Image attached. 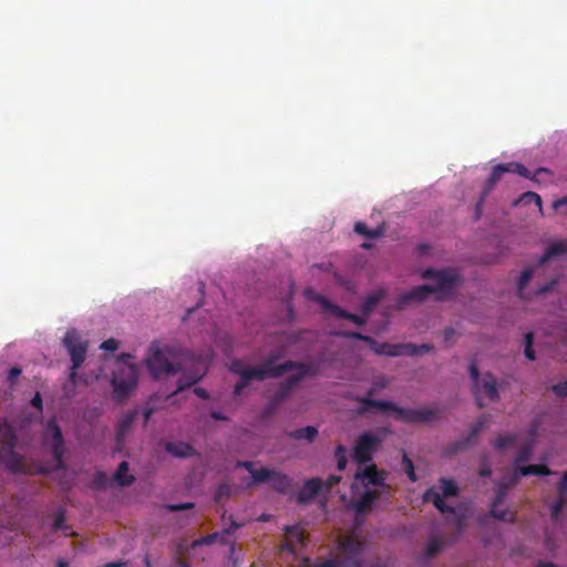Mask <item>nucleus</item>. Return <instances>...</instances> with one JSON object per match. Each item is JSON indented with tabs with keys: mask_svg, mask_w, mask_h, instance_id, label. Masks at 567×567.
Segmentation results:
<instances>
[{
	"mask_svg": "<svg viewBox=\"0 0 567 567\" xmlns=\"http://www.w3.org/2000/svg\"><path fill=\"white\" fill-rule=\"evenodd\" d=\"M405 354L410 357L420 355L423 353H429L434 351V347L429 343H423L421 346H416L413 343H405Z\"/></svg>",
	"mask_w": 567,
	"mask_h": 567,
	"instance_id": "c9c22d12",
	"label": "nucleus"
},
{
	"mask_svg": "<svg viewBox=\"0 0 567 567\" xmlns=\"http://www.w3.org/2000/svg\"><path fill=\"white\" fill-rule=\"evenodd\" d=\"M323 488V481L319 477H312L305 482L301 491L298 494L300 503H307L313 499Z\"/></svg>",
	"mask_w": 567,
	"mask_h": 567,
	"instance_id": "aec40b11",
	"label": "nucleus"
},
{
	"mask_svg": "<svg viewBox=\"0 0 567 567\" xmlns=\"http://www.w3.org/2000/svg\"><path fill=\"white\" fill-rule=\"evenodd\" d=\"M382 296H383L382 291H379V292L368 296L361 306V312L363 315H365V317H369L371 315V312L373 311V309L375 308V306L382 299Z\"/></svg>",
	"mask_w": 567,
	"mask_h": 567,
	"instance_id": "72a5a7b5",
	"label": "nucleus"
},
{
	"mask_svg": "<svg viewBox=\"0 0 567 567\" xmlns=\"http://www.w3.org/2000/svg\"><path fill=\"white\" fill-rule=\"evenodd\" d=\"M553 472L548 468V466L543 464H530L526 466H518L513 477L511 478V484H516L519 480V476H527V475H539V476H547L551 475Z\"/></svg>",
	"mask_w": 567,
	"mask_h": 567,
	"instance_id": "4be33fe9",
	"label": "nucleus"
},
{
	"mask_svg": "<svg viewBox=\"0 0 567 567\" xmlns=\"http://www.w3.org/2000/svg\"><path fill=\"white\" fill-rule=\"evenodd\" d=\"M478 474L483 477H489L492 475V471L488 465H483L480 468Z\"/></svg>",
	"mask_w": 567,
	"mask_h": 567,
	"instance_id": "0e129e2a",
	"label": "nucleus"
},
{
	"mask_svg": "<svg viewBox=\"0 0 567 567\" xmlns=\"http://www.w3.org/2000/svg\"><path fill=\"white\" fill-rule=\"evenodd\" d=\"M553 208L559 214L567 215V196H564L553 203Z\"/></svg>",
	"mask_w": 567,
	"mask_h": 567,
	"instance_id": "8fccbe9b",
	"label": "nucleus"
},
{
	"mask_svg": "<svg viewBox=\"0 0 567 567\" xmlns=\"http://www.w3.org/2000/svg\"><path fill=\"white\" fill-rule=\"evenodd\" d=\"M0 449H16L18 436L14 427L7 421H0Z\"/></svg>",
	"mask_w": 567,
	"mask_h": 567,
	"instance_id": "a878e982",
	"label": "nucleus"
},
{
	"mask_svg": "<svg viewBox=\"0 0 567 567\" xmlns=\"http://www.w3.org/2000/svg\"><path fill=\"white\" fill-rule=\"evenodd\" d=\"M31 405L39 411H42V396L39 392H37L31 399Z\"/></svg>",
	"mask_w": 567,
	"mask_h": 567,
	"instance_id": "052dcab7",
	"label": "nucleus"
},
{
	"mask_svg": "<svg viewBox=\"0 0 567 567\" xmlns=\"http://www.w3.org/2000/svg\"><path fill=\"white\" fill-rule=\"evenodd\" d=\"M506 495H507V486H505V485L499 486L496 491L495 498L492 503L491 511H489L491 516H493L494 518H496L498 520H504V522L514 520V516H515L513 513H509L506 509L498 508L499 504L503 503Z\"/></svg>",
	"mask_w": 567,
	"mask_h": 567,
	"instance_id": "a211bd4d",
	"label": "nucleus"
},
{
	"mask_svg": "<svg viewBox=\"0 0 567 567\" xmlns=\"http://www.w3.org/2000/svg\"><path fill=\"white\" fill-rule=\"evenodd\" d=\"M361 551L362 543L355 535L350 534L339 540L334 558L323 559L315 564H310V560L306 558L303 567H360L359 557Z\"/></svg>",
	"mask_w": 567,
	"mask_h": 567,
	"instance_id": "39448f33",
	"label": "nucleus"
},
{
	"mask_svg": "<svg viewBox=\"0 0 567 567\" xmlns=\"http://www.w3.org/2000/svg\"><path fill=\"white\" fill-rule=\"evenodd\" d=\"M272 474V470L267 467H261L259 470H255L251 474L254 483H264L270 480Z\"/></svg>",
	"mask_w": 567,
	"mask_h": 567,
	"instance_id": "58836bf2",
	"label": "nucleus"
},
{
	"mask_svg": "<svg viewBox=\"0 0 567 567\" xmlns=\"http://www.w3.org/2000/svg\"><path fill=\"white\" fill-rule=\"evenodd\" d=\"M441 548H442L441 542L436 538H433L429 542V544L426 546L425 555L427 557H433L441 550Z\"/></svg>",
	"mask_w": 567,
	"mask_h": 567,
	"instance_id": "de8ad7c7",
	"label": "nucleus"
},
{
	"mask_svg": "<svg viewBox=\"0 0 567 567\" xmlns=\"http://www.w3.org/2000/svg\"><path fill=\"white\" fill-rule=\"evenodd\" d=\"M355 481L361 482V484L364 487H368L369 485L385 486V473L380 472L375 464H369L363 468H360L354 474Z\"/></svg>",
	"mask_w": 567,
	"mask_h": 567,
	"instance_id": "2eb2a0df",
	"label": "nucleus"
},
{
	"mask_svg": "<svg viewBox=\"0 0 567 567\" xmlns=\"http://www.w3.org/2000/svg\"><path fill=\"white\" fill-rule=\"evenodd\" d=\"M269 482H271L272 488L279 493H286L291 486V480L288 475L274 470Z\"/></svg>",
	"mask_w": 567,
	"mask_h": 567,
	"instance_id": "7c9ffc66",
	"label": "nucleus"
},
{
	"mask_svg": "<svg viewBox=\"0 0 567 567\" xmlns=\"http://www.w3.org/2000/svg\"><path fill=\"white\" fill-rule=\"evenodd\" d=\"M381 492L378 489H365L362 495L354 501L353 508L358 514L367 513L371 509L372 504L379 499Z\"/></svg>",
	"mask_w": 567,
	"mask_h": 567,
	"instance_id": "5701e85b",
	"label": "nucleus"
},
{
	"mask_svg": "<svg viewBox=\"0 0 567 567\" xmlns=\"http://www.w3.org/2000/svg\"><path fill=\"white\" fill-rule=\"evenodd\" d=\"M241 526H243L241 524L231 519L230 526L228 528H225L223 530V533H213L207 536H204V537L195 540L193 546L210 545V544L215 543L217 539H220L221 543L226 544V543H228V540L226 539V536H228L229 534H231L234 530L238 529Z\"/></svg>",
	"mask_w": 567,
	"mask_h": 567,
	"instance_id": "393cba45",
	"label": "nucleus"
},
{
	"mask_svg": "<svg viewBox=\"0 0 567 567\" xmlns=\"http://www.w3.org/2000/svg\"><path fill=\"white\" fill-rule=\"evenodd\" d=\"M113 478L122 487L130 486L135 481V477L128 474V463L126 461L120 463Z\"/></svg>",
	"mask_w": 567,
	"mask_h": 567,
	"instance_id": "c756f323",
	"label": "nucleus"
},
{
	"mask_svg": "<svg viewBox=\"0 0 567 567\" xmlns=\"http://www.w3.org/2000/svg\"><path fill=\"white\" fill-rule=\"evenodd\" d=\"M381 444V440L371 432L360 434L353 447V460L358 464H368L372 461L373 453Z\"/></svg>",
	"mask_w": 567,
	"mask_h": 567,
	"instance_id": "ddd939ff",
	"label": "nucleus"
},
{
	"mask_svg": "<svg viewBox=\"0 0 567 567\" xmlns=\"http://www.w3.org/2000/svg\"><path fill=\"white\" fill-rule=\"evenodd\" d=\"M354 231L368 239H375L383 236L384 229L383 227L370 229L364 223L357 221L354 225Z\"/></svg>",
	"mask_w": 567,
	"mask_h": 567,
	"instance_id": "2f4dec72",
	"label": "nucleus"
},
{
	"mask_svg": "<svg viewBox=\"0 0 567 567\" xmlns=\"http://www.w3.org/2000/svg\"><path fill=\"white\" fill-rule=\"evenodd\" d=\"M566 499L556 498L555 502L550 506V515L554 520H557L560 517V514L565 507Z\"/></svg>",
	"mask_w": 567,
	"mask_h": 567,
	"instance_id": "a18cd8bd",
	"label": "nucleus"
},
{
	"mask_svg": "<svg viewBox=\"0 0 567 567\" xmlns=\"http://www.w3.org/2000/svg\"><path fill=\"white\" fill-rule=\"evenodd\" d=\"M557 279H551L550 281H548L547 284H545L544 286H540L537 288L536 290V295L537 296H542V295H545L547 292H551L555 288V286L557 285Z\"/></svg>",
	"mask_w": 567,
	"mask_h": 567,
	"instance_id": "3c124183",
	"label": "nucleus"
},
{
	"mask_svg": "<svg viewBox=\"0 0 567 567\" xmlns=\"http://www.w3.org/2000/svg\"><path fill=\"white\" fill-rule=\"evenodd\" d=\"M422 277L427 280H433L435 285H421L401 293L398 297L399 308H403L413 301L422 302L430 295H435L437 301L451 299L456 295V287L462 282L461 275L453 268L440 270L427 268L422 272Z\"/></svg>",
	"mask_w": 567,
	"mask_h": 567,
	"instance_id": "f257e3e1",
	"label": "nucleus"
},
{
	"mask_svg": "<svg viewBox=\"0 0 567 567\" xmlns=\"http://www.w3.org/2000/svg\"><path fill=\"white\" fill-rule=\"evenodd\" d=\"M117 347H118V342L112 338L103 341L101 344V349H103L105 351H114L117 349Z\"/></svg>",
	"mask_w": 567,
	"mask_h": 567,
	"instance_id": "4d7b16f0",
	"label": "nucleus"
},
{
	"mask_svg": "<svg viewBox=\"0 0 567 567\" xmlns=\"http://www.w3.org/2000/svg\"><path fill=\"white\" fill-rule=\"evenodd\" d=\"M278 405L279 404H274V401L271 400L270 403L262 411V417L264 419L270 417L275 413Z\"/></svg>",
	"mask_w": 567,
	"mask_h": 567,
	"instance_id": "13d9d810",
	"label": "nucleus"
},
{
	"mask_svg": "<svg viewBox=\"0 0 567 567\" xmlns=\"http://www.w3.org/2000/svg\"><path fill=\"white\" fill-rule=\"evenodd\" d=\"M567 254V240H558L550 244L545 254L539 259V265H544L549 259Z\"/></svg>",
	"mask_w": 567,
	"mask_h": 567,
	"instance_id": "c85d7f7f",
	"label": "nucleus"
},
{
	"mask_svg": "<svg viewBox=\"0 0 567 567\" xmlns=\"http://www.w3.org/2000/svg\"><path fill=\"white\" fill-rule=\"evenodd\" d=\"M334 455L337 458V468L342 472L347 466L346 447L342 444L337 445Z\"/></svg>",
	"mask_w": 567,
	"mask_h": 567,
	"instance_id": "ea45409f",
	"label": "nucleus"
},
{
	"mask_svg": "<svg viewBox=\"0 0 567 567\" xmlns=\"http://www.w3.org/2000/svg\"><path fill=\"white\" fill-rule=\"evenodd\" d=\"M22 370L19 367H12L8 372V382L13 385L20 377Z\"/></svg>",
	"mask_w": 567,
	"mask_h": 567,
	"instance_id": "864d4df0",
	"label": "nucleus"
},
{
	"mask_svg": "<svg viewBox=\"0 0 567 567\" xmlns=\"http://www.w3.org/2000/svg\"><path fill=\"white\" fill-rule=\"evenodd\" d=\"M530 455H532V446L528 444L524 445L523 447L519 449V451L516 455V458H515V463L516 464L525 463L530 458Z\"/></svg>",
	"mask_w": 567,
	"mask_h": 567,
	"instance_id": "49530a36",
	"label": "nucleus"
},
{
	"mask_svg": "<svg viewBox=\"0 0 567 567\" xmlns=\"http://www.w3.org/2000/svg\"><path fill=\"white\" fill-rule=\"evenodd\" d=\"M295 367L292 360H288L281 364L276 365L274 358L270 357L261 365L250 367L246 365L241 360H234L230 363L229 370L239 375L240 380L234 386V395H239L245 388L252 381H264L267 378H278L286 372L291 371Z\"/></svg>",
	"mask_w": 567,
	"mask_h": 567,
	"instance_id": "7ed1b4c3",
	"label": "nucleus"
},
{
	"mask_svg": "<svg viewBox=\"0 0 567 567\" xmlns=\"http://www.w3.org/2000/svg\"><path fill=\"white\" fill-rule=\"evenodd\" d=\"M439 482L442 494H440L437 491L431 487L423 493L422 501L424 503H432L434 507L442 514H454L455 508L453 506L445 504L443 497L457 496L460 493V488L455 481L452 478L441 477Z\"/></svg>",
	"mask_w": 567,
	"mask_h": 567,
	"instance_id": "6e6552de",
	"label": "nucleus"
},
{
	"mask_svg": "<svg viewBox=\"0 0 567 567\" xmlns=\"http://www.w3.org/2000/svg\"><path fill=\"white\" fill-rule=\"evenodd\" d=\"M530 203H535V205L538 207V210L540 214H543V202L542 197L534 193V192H526L522 194L515 202L514 206L517 205H529Z\"/></svg>",
	"mask_w": 567,
	"mask_h": 567,
	"instance_id": "473e14b6",
	"label": "nucleus"
},
{
	"mask_svg": "<svg viewBox=\"0 0 567 567\" xmlns=\"http://www.w3.org/2000/svg\"><path fill=\"white\" fill-rule=\"evenodd\" d=\"M126 561L124 560H118V561H112V563H107L104 567H124L126 566Z\"/></svg>",
	"mask_w": 567,
	"mask_h": 567,
	"instance_id": "338daca9",
	"label": "nucleus"
},
{
	"mask_svg": "<svg viewBox=\"0 0 567 567\" xmlns=\"http://www.w3.org/2000/svg\"><path fill=\"white\" fill-rule=\"evenodd\" d=\"M206 369L193 370L189 372L183 373L177 381V391H184L185 389L190 388L196 384L205 375Z\"/></svg>",
	"mask_w": 567,
	"mask_h": 567,
	"instance_id": "bb28decb",
	"label": "nucleus"
},
{
	"mask_svg": "<svg viewBox=\"0 0 567 567\" xmlns=\"http://www.w3.org/2000/svg\"><path fill=\"white\" fill-rule=\"evenodd\" d=\"M236 467H239V468H245L246 471H248L250 474H252V472L255 471L254 468V463L250 462V461H238L236 463Z\"/></svg>",
	"mask_w": 567,
	"mask_h": 567,
	"instance_id": "bf43d9fd",
	"label": "nucleus"
},
{
	"mask_svg": "<svg viewBox=\"0 0 567 567\" xmlns=\"http://www.w3.org/2000/svg\"><path fill=\"white\" fill-rule=\"evenodd\" d=\"M285 434L286 436L297 441L303 440L308 443H312L318 436V430L315 426L308 425L293 431H286Z\"/></svg>",
	"mask_w": 567,
	"mask_h": 567,
	"instance_id": "cd10ccee",
	"label": "nucleus"
},
{
	"mask_svg": "<svg viewBox=\"0 0 567 567\" xmlns=\"http://www.w3.org/2000/svg\"><path fill=\"white\" fill-rule=\"evenodd\" d=\"M63 343L72 361L70 380L75 382L76 370L85 360L87 347L85 342L80 340L75 331H68L64 336Z\"/></svg>",
	"mask_w": 567,
	"mask_h": 567,
	"instance_id": "f8f14e48",
	"label": "nucleus"
},
{
	"mask_svg": "<svg viewBox=\"0 0 567 567\" xmlns=\"http://www.w3.org/2000/svg\"><path fill=\"white\" fill-rule=\"evenodd\" d=\"M194 393L198 396V398H202V399H208L209 398V394L208 392L203 389V388H195L194 389Z\"/></svg>",
	"mask_w": 567,
	"mask_h": 567,
	"instance_id": "e2e57ef3",
	"label": "nucleus"
},
{
	"mask_svg": "<svg viewBox=\"0 0 567 567\" xmlns=\"http://www.w3.org/2000/svg\"><path fill=\"white\" fill-rule=\"evenodd\" d=\"M551 391L558 396H567V380L551 386Z\"/></svg>",
	"mask_w": 567,
	"mask_h": 567,
	"instance_id": "603ef678",
	"label": "nucleus"
},
{
	"mask_svg": "<svg viewBox=\"0 0 567 567\" xmlns=\"http://www.w3.org/2000/svg\"><path fill=\"white\" fill-rule=\"evenodd\" d=\"M193 507H194L193 503L172 504V505L167 506L168 511H171V512H181V511H185V509H190Z\"/></svg>",
	"mask_w": 567,
	"mask_h": 567,
	"instance_id": "6e6d98bb",
	"label": "nucleus"
},
{
	"mask_svg": "<svg viewBox=\"0 0 567 567\" xmlns=\"http://www.w3.org/2000/svg\"><path fill=\"white\" fill-rule=\"evenodd\" d=\"M154 412H155L154 408H151V406L145 408L143 410L144 424H146L150 421V419Z\"/></svg>",
	"mask_w": 567,
	"mask_h": 567,
	"instance_id": "680f3d73",
	"label": "nucleus"
},
{
	"mask_svg": "<svg viewBox=\"0 0 567 567\" xmlns=\"http://www.w3.org/2000/svg\"><path fill=\"white\" fill-rule=\"evenodd\" d=\"M402 465L404 467V471H405L409 480L411 482H416L417 477H416V474H415V471H414V464H413L411 458H409V456L405 453H403Z\"/></svg>",
	"mask_w": 567,
	"mask_h": 567,
	"instance_id": "a19ab883",
	"label": "nucleus"
},
{
	"mask_svg": "<svg viewBox=\"0 0 567 567\" xmlns=\"http://www.w3.org/2000/svg\"><path fill=\"white\" fill-rule=\"evenodd\" d=\"M341 481V476L339 475H330L326 481H323L324 491H329L332 486L337 485Z\"/></svg>",
	"mask_w": 567,
	"mask_h": 567,
	"instance_id": "5fc2aeb1",
	"label": "nucleus"
},
{
	"mask_svg": "<svg viewBox=\"0 0 567 567\" xmlns=\"http://www.w3.org/2000/svg\"><path fill=\"white\" fill-rule=\"evenodd\" d=\"M44 444L50 445L52 456L55 461L56 470H64L65 463L63 461L65 453L64 437L62 434V430L56 422V419L51 417L48 423L43 434Z\"/></svg>",
	"mask_w": 567,
	"mask_h": 567,
	"instance_id": "1a4fd4ad",
	"label": "nucleus"
},
{
	"mask_svg": "<svg viewBox=\"0 0 567 567\" xmlns=\"http://www.w3.org/2000/svg\"><path fill=\"white\" fill-rule=\"evenodd\" d=\"M68 529H69V527L65 525V511L63 508H60L55 514V517H54V520L52 524V530L53 532L63 530L64 533H66Z\"/></svg>",
	"mask_w": 567,
	"mask_h": 567,
	"instance_id": "4c0bfd02",
	"label": "nucleus"
},
{
	"mask_svg": "<svg viewBox=\"0 0 567 567\" xmlns=\"http://www.w3.org/2000/svg\"><path fill=\"white\" fill-rule=\"evenodd\" d=\"M227 492H228V487L227 486H219L217 492H216V499L220 498Z\"/></svg>",
	"mask_w": 567,
	"mask_h": 567,
	"instance_id": "774afa93",
	"label": "nucleus"
},
{
	"mask_svg": "<svg viewBox=\"0 0 567 567\" xmlns=\"http://www.w3.org/2000/svg\"><path fill=\"white\" fill-rule=\"evenodd\" d=\"M517 440H518L517 434H506V435L495 439L492 442V444L495 450L502 451V450L507 449L508 446H513L517 442Z\"/></svg>",
	"mask_w": 567,
	"mask_h": 567,
	"instance_id": "f704fd0d",
	"label": "nucleus"
},
{
	"mask_svg": "<svg viewBox=\"0 0 567 567\" xmlns=\"http://www.w3.org/2000/svg\"><path fill=\"white\" fill-rule=\"evenodd\" d=\"M505 173L518 174L519 176L536 182L537 175L542 173H549V171L547 168L539 167L535 173H532L528 168H526L524 165L517 162H509L494 166L482 190L481 198L477 203V210L481 209L485 197L494 189V187L502 179Z\"/></svg>",
	"mask_w": 567,
	"mask_h": 567,
	"instance_id": "423d86ee",
	"label": "nucleus"
},
{
	"mask_svg": "<svg viewBox=\"0 0 567 567\" xmlns=\"http://www.w3.org/2000/svg\"><path fill=\"white\" fill-rule=\"evenodd\" d=\"M210 416H212V419L217 420V421H225V420H227V417L221 412H218V411H213L210 413Z\"/></svg>",
	"mask_w": 567,
	"mask_h": 567,
	"instance_id": "69168bd1",
	"label": "nucleus"
},
{
	"mask_svg": "<svg viewBox=\"0 0 567 567\" xmlns=\"http://www.w3.org/2000/svg\"><path fill=\"white\" fill-rule=\"evenodd\" d=\"M286 538L281 544V549L291 554H296L297 547L303 545V533L299 526L285 527Z\"/></svg>",
	"mask_w": 567,
	"mask_h": 567,
	"instance_id": "f3484780",
	"label": "nucleus"
},
{
	"mask_svg": "<svg viewBox=\"0 0 567 567\" xmlns=\"http://www.w3.org/2000/svg\"><path fill=\"white\" fill-rule=\"evenodd\" d=\"M0 463L10 473H24L27 471L23 456L17 453L14 449H0Z\"/></svg>",
	"mask_w": 567,
	"mask_h": 567,
	"instance_id": "dca6fc26",
	"label": "nucleus"
},
{
	"mask_svg": "<svg viewBox=\"0 0 567 567\" xmlns=\"http://www.w3.org/2000/svg\"><path fill=\"white\" fill-rule=\"evenodd\" d=\"M491 416L488 414H483L478 417L476 423L472 426L470 435L467 437V442L471 440H474L482 431L483 429L488 424Z\"/></svg>",
	"mask_w": 567,
	"mask_h": 567,
	"instance_id": "e433bc0d",
	"label": "nucleus"
},
{
	"mask_svg": "<svg viewBox=\"0 0 567 567\" xmlns=\"http://www.w3.org/2000/svg\"><path fill=\"white\" fill-rule=\"evenodd\" d=\"M533 277V270L530 268L525 269L518 280L517 289L519 297H523L524 289L528 285Z\"/></svg>",
	"mask_w": 567,
	"mask_h": 567,
	"instance_id": "37998d69",
	"label": "nucleus"
},
{
	"mask_svg": "<svg viewBox=\"0 0 567 567\" xmlns=\"http://www.w3.org/2000/svg\"><path fill=\"white\" fill-rule=\"evenodd\" d=\"M470 377L473 381V394L475 396L478 408L484 406L483 399L487 398L492 402L499 400V394L496 386V379L491 373H485L480 378V371L475 362L470 368Z\"/></svg>",
	"mask_w": 567,
	"mask_h": 567,
	"instance_id": "0eeeda50",
	"label": "nucleus"
},
{
	"mask_svg": "<svg viewBox=\"0 0 567 567\" xmlns=\"http://www.w3.org/2000/svg\"><path fill=\"white\" fill-rule=\"evenodd\" d=\"M165 450L167 453L178 458H187L197 454L193 445L183 441L167 442Z\"/></svg>",
	"mask_w": 567,
	"mask_h": 567,
	"instance_id": "b1692460",
	"label": "nucleus"
},
{
	"mask_svg": "<svg viewBox=\"0 0 567 567\" xmlns=\"http://www.w3.org/2000/svg\"><path fill=\"white\" fill-rule=\"evenodd\" d=\"M146 365L155 379L164 375L175 374L181 371V367L174 364L168 355L158 348H152L146 359Z\"/></svg>",
	"mask_w": 567,
	"mask_h": 567,
	"instance_id": "9b49d317",
	"label": "nucleus"
},
{
	"mask_svg": "<svg viewBox=\"0 0 567 567\" xmlns=\"http://www.w3.org/2000/svg\"><path fill=\"white\" fill-rule=\"evenodd\" d=\"M557 498H563L567 501V471L563 474V477L557 484Z\"/></svg>",
	"mask_w": 567,
	"mask_h": 567,
	"instance_id": "09e8293b",
	"label": "nucleus"
},
{
	"mask_svg": "<svg viewBox=\"0 0 567 567\" xmlns=\"http://www.w3.org/2000/svg\"><path fill=\"white\" fill-rule=\"evenodd\" d=\"M405 343L378 342L372 339L370 348L380 355L401 357L405 354Z\"/></svg>",
	"mask_w": 567,
	"mask_h": 567,
	"instance_id": "6ab92c4d",
	"label": "nucleus"
},
{
	"mask_svg": "<svg viewBox=\"0 0 567 567\" xmlns=\"http://www.w3.org/2000/svg\"><path fill=\"white\" fill-rule=\"evenodd\" d=\"M313 299L326 311H329L331 315H333V316H336L338 318H343V319L350 320L351 322H353L357 326H363L367 322L368 317H365V315L362 313L361 316H359V315H354V313L348 312L347 310L342 309L341 307L332 303L324 296L317 295Z\"/></svg>",
	"mask_w": 567,
	"mask_h": 567,
	"instance_id": "4468645a",
	"label": "nucleus"
},
{
	"mask_svg": "<svg viewBox=\"0 0 567 567\" xmlns=\"http://www.w3.org/2000/svg\"><path fill=\"white\" fill-rule=\"evenodd\" d=\"M375 393L374 389L367 392V396L357 398L355 400L362 404L359 413L363 414L371 408L379 409L381 412H392L398 421L413 424H425L439 420L443 410L439 406L404 409L391 401L375 400L371 396Z\"/></svg>",
	"mask_w": 567,
	"mask_h": 567,
	"instance_id": "f03ea898",
	"label": "nucleus"
},
{
	"mask_svg": "<svg viewBox=\"0 0 567 567\" xmlns=\"http://www.w3.org/2000/svg\"><path fill=\"white\" fill-rule=\"evenodd\" d=\"M132 355L122 353L117 357L111 384L113 396L117 402L126 400L138 381V367L131 362Z\"/></svg>",
	"mask_w": 567,
	"mask_h": 567,
	"instance_id": "20e7f679",
	"label": "nucleus"
},
{
	"mask_svg": "<svg viewBox=\"0 0 567 567\" xmlns=\"http://www.w3.org/2000/svg\"><path fill=\"white\" fill-rule=\"evenodd\" d=\"M336 336L344 337V338H348V339L361 340V341L368 343L369 346H370V343L372 342V339H373L370 336H365V334H362V333L357 332V331L338 332V333H336Z\"/></svg>",
	"mask_w": 567,
	"mask_h": 567,
	"instance_id": "c03bdc74",
	"label": "nucleus"
},
{
	"mask_svg": "<svg viewBox=\"0 0 567 567\" xmlns=\"http://www.w3.org/2000/svg\"><path fill=\"white\" fill-rule=\"evenodd\" d=\"M295 367L291 370H298L297 373L288 377L285 381L279 384L277 392L274 394L271 400L274 404H280L284 402L291 393L292 389L307 375H315V369L310 365H307L301 362L292 361Z\"/></svg>",
	"mask_w": 567,
	"mask_h": 567,
	"instance_id": "9d476101",
	"label": "nucleus"
},
{
	"mask_svg": "<svg viewBox=\"0 0 567 567\" xmlns=\"http://www.w3.org/2000/svg\"><path fill=\"white\" fill-rule=\"evenodd\" d=\"M137 414H138L137 410L130 411V412L125 413L121 417V420L117 422L115 434H116V445L118 447L124 443V440H125L127 433L130 432L132 424L135 421Z\"/></svg>",
	"mask_w": 567,
	"mask_h": 567,
	"instance_id": "412c9836",
	"label": "nucleus"
},
{
	"mask_svg": "<svg viewBox=\"0 0 567 567\" xmlns=\"http://www.w3.org/2000/svg\"><path fill=\"white\" fill-rule=\"evenodd\" d=\"M533 341H534V334L532 332L526 333L524 337V343H525L524 353H525V357L530 361L535 360V358H536L535 351L533 350Z\"/></svg>",
	"mask_w": 567,
	"mask_h": 567,
	"instance_id": "79ce46f5",
	"label": "nucleus"
}]
</instances>
